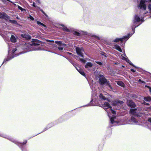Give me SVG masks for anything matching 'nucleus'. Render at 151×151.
<instances>
[{
    "label": "nucleus",
    "mask_w": 151,
    "mask_h": 151,
    "mask_svg": "<svg viewBox=\"0 0 151 151\" xmlns=\"http://www.w3.org/2000/svg\"><path fill=\"white\" fill-rule=\"evenodd\" d=\"M99 83L101 85H103L106 84V85L108 86L110 89H112V87L110 83V82L108 81L105 78H99Z\"/></svg>",
    "instance_id": "f257e3e1"
},
{
    "label": "nucleus",
    "mask_w": 151,
    "mask_h": 151,
    "mask_svg": "<svg viewBox=\"0 0 151 151\" xmlns=\"http://www.w3.org/2000/svg\"><path fill=\"white\" fill-rule=\"evenodd\" d=\"M146 2H147V1L146 0L141 1L139 4L137 6L138 8L143 11L145 10L146 8V5L145 3Z\"/></svg>",
    "instance_id": "f03ea898"
},
{
    "label": "nucleus",
    "mask_w": 151,
    "mask_h": 151,
    "mask_svg": "<svg viewBox=\"0 0 151 151\" xmlns=\"http://www.w3.org/2000/svg\"><path fill=\"white\" fill-rule=\"evenodd\" d=\"M126 104L127 105L130 107L134 108L136 106L135 103L131 100H127Z\"/></svg>",
    "instance_id": "7ed1b4c3"
},
{
    "label": "nucleus",
    "mask_w": 151,
    "mask_h": 151,
    "mask_svg": "<svg viewBox=\"0 0 151 151\" xmlns=\"http://www.w3.org/2000/svg\"><path fill=\"white\" fill-rule=\"evenodd\" d=\"M83 50V47H77L76 48V51L78 55L81 56L82 58H84L83 53H82V51Z\"/></svg>",
    "instance_id": "20e7f679"
},
{
    "label": "nucleus",
    "mask_w": 151,
    "mask_h": 151,
    "mask_svg": "<svg viewBox=\"0 0 151 151\" xmlns=\"http://www.w3.org/2000/svg\"><path fill=\"white\" fill-rule=\"evenodd\" d=\"M41 41L37 39H33L31 45L32 46H37L40 45Z\"/></svg>",
    "instance_id": "39448f33"
},
{
    "label": "nucleus",
    "mask_w": 151,
    "mask_h": 151,
    "mask_svg": "<svg viewBox=\"0 0 151 151\" xmlns=\"http://www.w3.org/2000/svg\"><path fill=\"white\" fill-rule=\"evenodd\" d=\"M21 36L25 39H26L27 40H30L31 38V37L30 35H29L28 33H24L22 34L21 35Z\"/></svg>",
    "instance_id": "423d86ee"
},
{
    "label": "nucleus",
    "mask_w": 151,
    "mask_h": 151,
    "mask_svg": "<svg viewBox=\"0 0 151 151\" xmlns=\"http://www.w3.org/2000/svg\"><path fill=\"white\" fill-rule=\"evenodd\" d=\"M32 6L34 7H37L40 10V11L44 15H45V16H47V15L44 12V11H43V10L41 9H40V7H39V6H37L36 5L35 3L34 2L33 4L32 5Z\"/></svg>",
    "instance_id": "0eeeda50"
},
{
    "label": "nucleus",
    "mask_w": 151,
    "mask_h": 151,
    "mask_svg": "<svg viewBox=\"0 0 151 151\" xmlns=\"http://www.w3.org/2000/svg\"><path fill=\"white\" fill-rule=\"evenodd\" d=\"M124 103V102L120 100L118 101H114L112 103V104L114 106H116L117 104H122Z\"/></svg>",
    "instance_id": "6e6552de"
},
{
    "label": "nucleus",
    "mask_w": 151,
    "mask_h": 151,
    "mask_svg": "<svg viewBox=\"0 0 151 151\" xmlns=\"http://www.w3.org/2000/svg\"><path fill=\"white\" fill-rule=\"evenodd\" d=\"M10 41L12 42L15 43L17 42V39L14 35H12L10 37Z\"/></svg>",
    "instance_id": "1a4fd4ad"
},
{
    "label": "nucleus",
    "mask_w": 151,
    "mask_h": 151,
    "mask_svg": "<svg viewBox=\"0 0 151 151\" xmlns=\"http://www.w3.org/2000/svg\"><path fill=\"white\" fill-rule=\"evenodd\" d=\"M134 20V23H135L136 22H139L140 20L142 21V19L140 20V18L138 16V15H136L135 16Z\"/></svg>",
    "instance_id": "9d476101"
},
{
    "label": "nucleus",
    "mask_w": 151,
    "mask_h": 151,
    "mask_svg": "<svg viewBox=\"0 0 151 151\" xmlns=\"http://www.w3.org/2000/svg\"><path fill=\"white\" fill-rule=\"evenodd\" d=\"M137 109H130L129 111L130 113L132 115L134 116L136 113Z\"/></svg>",
    "instance_id": "9b49d317"
},
{
    "label": "nucleus",
    "mask_w": 151,
    "mask_h": 151,
    "mask_svg": "<svg viewBox=\"0 0 151 151\" xmlns=\"http://www.w3.org/2000/svg\"><path fill=\"white\" fill-rule=\"evenodd\" d=\"M124 41V38H116L114 40V42H118L119 41H121V42H122Z\"/></svg>",
    "instance_id": "f8f14e48"
},
{
    "label": "nucleus",
    "mask_w": 151,
    "mask_h": 151,
    "mask_svg": "<svg viewBox=\"0 0 151 151\" xmlns=\"http://www.w3.org/2000/svg\"><path fill=\"white\" fill-rule=\"evenodd\" d=\"M93 64L92 63L89 62L87 63L85 65V68H91L93 66Z\"/></svg>",
    "instance_id": "ddd939ff"
},
{
    "label": "nucleus",
    "mask_w": 151,
    "mask_h": 151,
    "mask_svg": "<svg viewBox=\"0 0 151 151\" xmlns=\"http://www.w3.org/2000/svg\"><path fill=\"white\" fill-rule=\"evenodd\" d=\"M114 48L116 50H118L120 52H122V50L120 47L117 45H115L114 46Z\"/></svg>",
    "instance_id": "4468645a"
},
{
    "label": "nucleus",
    "mask_w": 151,
    "mask_h": 151,
    "mask_svg": "<svg viewBox=\"0 0 151 151\" xmlns=\"http://www.w3.org/2000/svg\"><path fill=\"white\" fill-rule=\"evenodd\" d=\"M78 68H79L78 72L82 76L85 77L86 76V74L83 70L80 68L79 67H78Z\"/></svg>",
    "instance_id": "2eb2a0df"
},
{
    "label": "nucleus",
    "mask_w": 151,
    "mask_h": 151,
    "mask_svg": "<svg viewBox=\"0 0 151 151\" xmlns=\"http://www.w3.org/2000/svg\"><path fill=\"white\" fill-rule=\"evenodd\" d=\"M117 84L118 85L122 87H124L125 86L124 83L121 81H117Z\"/></svg>",
    "instance_id": "dca6fc26"
},
{
    "label": "nucleus",
    "mask_w": 151,
    "mask_h": 151,
    "mask_svg": "<svg viewBox=\"0 0 151 151\" xmlns=\"http://www.w3.org/2000/svg\"><path fill=\"white\" fill-rule=\"evenodd\" d=\"M144 100L146 101H151V97L149 96L147 97H145L144 98Z\"/></svg>",
    "instance_id": "f3484780"
},
{
    "label": "nucleus",
    "mask_w": 151,
    "mask_h": 151,
    "mask_svg": "<svg viewBox=\"0 0 151 151\" xmlns=\"http://www.w3.org/2000/svg\"><path fill=\"white\" fill-rule=\"evenodd\" d=\"M61 26L63 27L62 29L64 31L67 32H70L69 29H68V28H67V27L64 26V25H62Z\"/></svg>",
    "instance_id": "a211bd4d"
},
{
    "label": "nucleus",
    "mask_w": 151,
    "mask_h": 151,
    "mask_svg": "<svg viewBox=\"0 0 151 151\" xmlns=\"http://www.w3.org/2000/svg\"><path fill=\"white\" fill-rule=\"evenodd\" d=\"M10 23L16 25H20L16 20H10Z\"/></svg>",
    "instance_id": "6ab92c4d"
},
{
    "label": "nucleus",
    "mask_w": 151,
    "mask_h": 151,
    "mask_svg": "<svg viewBox=\"0 0 151 151\" xmlns=\"http://www.w3.org/2000/svg\"><path fill=\"white\" fill-rule=\"evenodd\" d=\"M99 98L102 100H106V98L103 96L102 93H100L99 96Z\"/></svg>",
    "instance_id": "aec40b11"
},
{
    "label": "nucleus",
    "mask_w": 151,
    "mask_h": 151,
    "mask_svg": "<svg viewBox=\"0 0 151 151\" xmlns=\"http://www.w3.org/2000/svg\"><path fill=\"white\" fill-rule=\"evenodd\" d=\"M105 106L108 107V108H109L110 109H111L112 107L110 106L109 103L108 102H105L104 104Z\"/></svg>",
    "instance_id": "412c9836"
},
{
    "label": "nucleus",
    "mask_w": 151,
    "mask_h": 151,
    "mask_svg": "<svg viewBox=\"0 0 151 151\" xmlns=\"http://www.w3.org/2000/svg\"><path fill=\"white\" fill-rule=\"evenodd\" d=\"M37 23L38 24L40 25L41 26H43L45 27H46V25L45 24L41 23L40 21H37Z\"/></svg>",
    "instance_id": "4be33fe9"
},
{
    "label": "nucleus",
    "mask_w": 151,
    "mask_h": 151,
    "mask_svg": "<svg viewBox=\"0 0 151 151\" xmlns=\"http://www.w3.org/2000/svg\"><path fill=\"white\" fill-rule=\"evenodd\" d=\"M134 116L137 117H140L142 116V114L140 113H136Z\"/></svg>",
    "instance_id": "5701e85b"
},
{
    "label": "nucleus",
    "mask_w": 151,
    "mask_h": 151,
    "mask_svg": "<svg viewBox=\"0 0 151 151\" xmlns=\"http://www.w3.org/2000/svg\"><path fill=\"white\" fill-rule=\"evenodd\" d=\"M55 43L59 45H61L62 44V42L61 41H56L55 42Z\"/></svg>",
    "instance_id": "b1692460"
},
{
    "label": "nucleus",
    "mask_w": 151,
    "mask_h": 151,
    "mask_svg": "<svg viewBox=\"0 0 151 151\" xmlns=\"http://www.w3.org/2000/svg\"><path fill=\"white\" fill-rule=\"evenodd\" d=\"M74 34L75 35L78 36H81V34L79 32L77 31H75L74 32Z\"/></svg>",
    "instance_id": "393cba45"
},
{
    "label": "nucleus",
    "mask_w": 151,
    "mask_h": 151,
    "mask_svg": "<svg viewBox=\"0 0 151 151\" xmlns=\"http://www.w3.org/2000/svg\"><path fill=\"white\" fill-rule=\"evenodd\" d=\"M115 119V117H111L110 118V121L111 124H113L115 123L114 119Z\"/></svg>",
    "instance_id": "a878e982"
},
{
    "label": "nucleus",
    "mask_w": 151,
    "mask_h": 151,
    "mask_svg": "<svg viewBox=\"0 0 151 151\" xmlns=\"http://www.w3.org/2000/svg\"><path fill=\"white\" fill-rule=\"evenodd\" d=\"M18 8L19 9L21 10V12L25 11H26V10L25 9L22 8V7L19 5L18 6Z\"/></svg>",
    "instance_id": "bb28decb"
},
{
    "label": "nucleus",
    "mask_w": 151,
    "mask_h": 151,
    "mask_svg": "<svg viewBox=\"0 0 151 151\" xmlns=\"http://www.w3.org/2000/svg\"><path fill=\"white\" fill-rule=\"evenodd\" d=\"M5 14H0V18H5Z\"/></svg>",
    "instance_id": "cd10ccee"
},
{
    "label": "nucleus",
    "mask_w": 151,
    "mask_h": 151,
    "mask_svg": "<svg viewBox=\"0 0 151 151\" xmlns=\"http://www.w3.org/2000/svg\"><path fill=\"white\" fill-rule=\"evenodd\" d=\"M27 140H24L23 142L21 143H20V145L21 146H23V145L26 144V143H27Z\"/></svg>",
    "instance_id": "c85d7f7f"
},
{
    "label": "nucleus",
    "mask_w": 151,
    "mask_h": 151,
    "mask_svg": "<svg viewBox=\"0 0 151 151\" xmlns=\"http://www.w3.org/2000/svg\"><path fill=\"white\" fill-rule=\"evenodd\" d=\"M131 120L132 121H133L134 122H136L137 121L136 120L135 118L133 116H132L131 117Z\"/></svg>",
    "instance_id": "c756f323"
},
{
    "label": "nucleus",
    "mask_w": 151,
    "mask_h": 151,
    "mask_svg": "<svg viewBox=\"0 0 151 151\" xmlns=\"http://www.w3.org/2000/svg\"><path fill=\"white\" fill-rule=\"evenodd\" d=\"M148 7L150 12L151 13V2L149 4Z\"/></svg>",
    "instance_id": "7c9ffc66"
},
{
    "label": "nucleus",
    "mask_w": 151,
    "mask_h": 151,
    "mask_svg": "<svg viewBox=\"0 0 151 151\" xmlns=\"http://www.w3.org/2000/svg\"><path fill=\"white\" fill-rule=\"evenodd\" d=\"M79 59L80 61H81L83 63H84L86 62V60L80 58Z\"/></svg>",
    "instance_id": "2f4dec72"
},
{
    "label": "nucleus",
    "mask_w": 151,
    "mask_h": 151,
    "mask_svg": "<svg viewBox=\"0 0 151 151\" xmlns=\"http://www.w3.org/2000/svg\"><path fill=\"white\" fill-rule=\"evenodd\" d=\"M110 109L111 110V112L112 114H116V111H115L114 110H113L112 109V108H111V109Z\"/></svg>",
    "instance_id": "473e14b6"
},
{
    "label": "nucleus",
    "mask_w": 151,
    "mask_h": 151,
    "mask_svg": "<svg viewBox=\"0 0 151 151\" xmlns=\"http://www.w3.org/2000/svg\"><path fill=\"white\" fill-rule=\"evenodd\" d=\"M28 18L30 19L31 20L34 21V18L31 15H30L28 17Z\"/></svg>",
    "instance_id": "72a5a7b5"
},
{
    "label": "nucleus",
    "mask_w": 151,
    "mask_h": 151,
    "mask_svg": "<svg viewBox=\"0 0 151 151\" xmlns=\"http://www.w3.org/2000/svg\"><path fill=\"white\" fill-rule=\"evenodd\" d=\"M17 51V49L16 48H15L14 49L12 50V55H14V52Z\"/></svg>",
    "instance_id": "f704fd0d"
},
{
    "label": "nucleus",
    "mask_w": 151,
    "mask_h": 151,
    "mask_svg": "<svg viewBox=\"0 0 151 151\" xmlns=\"http://www.w3.org/2000/svg\"><path fill=\"white\" fill-rule=\"evenodd\" d=\"M95 62L100 65H101L103 64L101 62L96 61Z\"/></svg>",
    "instance_id": "c9c22d12"
},
{
    "label": "nucleus",
    "mask_w": 151,
    "mask_h": 151,
    "mask_svg": "<svg viewBox=\"0 0 151 151\" xmlns=\"http://www.w3.org/2000/svg\"><path fill=\"white\" fill-rule=\"evenodd\" d=\"M145 87H147L148 89H149V91H150V93H151V87H150L148 86H147V85H145Z\"/></svg>",
    "instance_id": "e433bc0d"
},
{
    "label": "nucleus",
    "mask_w": 151,
    "mask_h": 151,
    "mask_svg": "<svg viewBox=\"0 0 151 151\" xmlns=\"http://www.w3.org/2000/svg\"><path fill=\"white\" fill-rule=\"evenodd\" d=\"M128 63L130 65L133 66V67H136L134 64H133V63L130 62V61Z\"/></svg>",
    "instance_id": "4c0bfd02"
},
{
    "label": "nucleus",
    "mask_w": 151,
    "mask_h": 151,
    "mask_svg": "<svg viewBox=\"0 0 151 151\" xmlns=\"http://www.w3.org/2000/svg\"><path fill=\"white\" fill-rule=\"evenodd\" d=\"M128 63L130 65L133 66V67H136L134 64H133V63L130 62V61Z\"/></svg>",
    "instance_id": "58836bf2"
},
{
    "label": "nucleus",
    "mask_w": 151,
    "mask_h": 151,
    "mask_svg": "<svg viewBox=\"0 0 151 151\" xmlns=\"http://www.w3.org/2000/svg\"><path fill=\"white\" fill-rule=\"evenodd\" d=\"M73 65L76 68V70L78 71V72L79 71V68H78V67H78V68L77 67V65H76V64H73Z\"/></svg>",
    "instance_id": "ea45409f"
},
{
    "label": "nucleus",
    "mask_w": 151,
    "mask_h": 151,
    "mask_svg": "<svg viewBox=\"0 0 151 151\" xmlns=\"http://www.w3.org/2000/svg\"><path fill=\"white\" fill-rule=\"evenodd\" d=\"M99 77L100 78H105L103 75L101 74H100L99 75Z\"/></svg>",
    "instance_id": "a19ab883"
},
{
    "label": "nucleus",
    "mask_w": 151,
    "mask_h": 151,
    "mask_svg": "<svg viewBox=\"0 0 151 151\" xmlns=\"http://www.w3.org/2000/svg\"><path fill=\"white\" fill-rule=\"evenodd\" d=\"M58 49L60 50H63V47H58Z\"/></svg>",
    "instance_id": "79ce46f5"
},
{
    "label": "nucleus",
    "mask_w": 151,
    "mask_h": 151,
    "mask_svg": "<svg viewBox=\"0 0 151 151\" xmlns=\"http://www.w3.org/2000/svg\"><path fill=\"white\" fill-rule=\"evenodd\" d=\"M138 82H141L142 83H145V81H144L142 80H141V79H139L138 80Z\"/></svg>",
    "instance_id": "37998d69"
},
{
    "label": "nucleus",
    "mask_w": 151,
    "mask_h": 151,
    "mask_svg": "<svg viewBox=\"0 0 151 151\" xmlns=\"http://www.w3.org/2000/svg\"><path fill=\"white\" fill-rule=\"evenodd\" d=\"M132 97L134 98H137V96L135 94H132Z\"/></svg>",
    "instance_id": "c03bdc74"
},
{
    "label": "nucleus",
    "mask_w": 151,
    "mask_h": 151,
    "mask_svg": "<svg viewBox=\"0 0 151 151\" xmlns=\"http://www.w3.org/2000/svg\"><path fill=\"white\" fill-rule=\"evenodd\" d=\"M137 27V26H136L135 27H134V26H132V31H133V32H134L135 31V27Z\"/></svg>",
    "instance_id": "a18cd8bd"
},
{
    "label": "nucleus",
    "mask_w": 151,
    "mask_h": 151,
    "mask_svg": "<svg viewBox=\"0 0 151 151\" xmlns=\"http://www.w3.org/2000/svg\"><path fill=\"white\" fill-rule=\"evenodd\" d=\"M123 38H124V39H128V36H124L123 37Z\"/></svg>",
    "instance_id": "49530a36"
},
{
    "label": "nucleus",
    "mask_w": 151,
    "mask_h": 151,
    "mask_svg": "<svg viewBox=\"0 0 151 151\" xmlns=\"http://www.w3.org/2000/svg\"><path fill=\"white\" fill-rule=\"evenodd\" d=\"M127 58H125L124 57H123L122 58V59L123 60H127Z\"/></svg>",
    "instance_id": "de8ad7c7"
},
{
    "label": "nucleus",
    "mask_w": 151,
    "mask_h": 151,
    "mask_svg": "<svg viewBox=\"0 0 151 151\" xmlns=\"http://www.w3.org/2000/svg\"><path fill=\"white\" fill-rule=\"evenodd\" d=\"M148 122H150V123H151V118H150L148 119Z\"/></svg>",
    "instance_id": "09e8293b"
},
{
    "label": "nucleus",
    "mask_w": 151,
    "mask_h": 151,
    "mask_svg": "<svg viewBox=\"0 0 151 151\" xmlns=\"http://www.w3.org/2000/svg\"><path fill=\"white\" fill-rule=\"evenodd\" d=\"M130 70L132 71V72H135L136 71L135 70H134V69L132 68L130 69Z\"/></svg>",
    "instance_id": "8fccbe9b"
},
{
    "label": "nucleus",
    "mask_w": 151,
    "mask_h": 151,
    "mask_svg": "<svg viewBox=\"0 0 151 151\" xmlns=\"http://www.w3.org/2000/svg\"><path fill=\"white\" fill-rule=\"evenodd\" d=\"M126 61L128 63H129L130 61V60L128 58L127 59V60Z\"/></svg>",
    "instance_id": "3c124183"
},
{
    "label": "nucleus",
    "mask_w": 151,
    "mask_h": 151,
    "mask_svg": "<svg viewBox=\"0 0 151 151\" xmlns=\"http://www.w3.org/2000/svg\"><path fill=\"white\" fill-rule=\"evenodd\" d=\"M106 54L104 52H103L102 54H101L103 55H104L105 57H106V56L104 54Z\"/></svg>",
    "instance_id": "603ef678"
},
{
    "label": "nucleus",
    "mask_w": 151,
    "mask_h": 151,
    "mask_svg": "<svg viewBox=\"0 0 151 151\" xmlns=\"http://www.w3.org/2000/svg\"><path fill=\"white\" fill-rule=\"evenodd\" d=\"M14 57V56H10V60L12 59V58H13Z\"/></svg>",
    "instance_id": "864d4df0"
},
{
    "label": "nucleus",
    "mask_w": 151,
    "mask_h": 151,
    "mask_svg": "<svg viewBox=\"0 0 151 151\" xmlns=\"http://www.w3.org/2000/svg\"><path fill=\"white\" fill-rule=\"evenodd\" d=\"M145 105H146L147 106H149L150 105V104H149V103H146V104H145Z\"/></svg>",
    "instance_id": "5fc2aeb1"
},
{
    "label": "nucleus",
    "mask_w": 151,
    "mask_h": 151,
    "mask_svg": "<svg viewBox=\"0 0 151 151\" xmlns=\"http://www.w3.org/2000/svg\"><path fill=\"white\" fill-rule=\"evenodd\" d=\"M37 1L39 3H40V0H37Z\"/></svg>",
    "instance_id": "6e6d98bb"
},
{
    "label": "nucleus",
    "mask_w": 151,
    "mask_h": 151,
    "mask_svg": "<svg viewBox=\"0 0 151 151\" xmlns=\"http://www.w3.org/2000/svg\"><path fill=\"white\" fill-rule=\"evenodd\" d=\"M146 102L145 101H144V102L143 103V104H144L145 105V104H146Z\"/></svg>",
    "instance_id": "4d7b16f0"
},
{
    "label": "nucleus",
    "mask_w": 151,
    "mask_h": 151,
    "mask_svg": "<svg viewBox=\"0 0 151 151\" xmlns=\"http://www.w3.org/2000/svg\"><path fill=\"white\" fill-rule=\"evenodd\" d=\"M16 18L18 19H19V17H16Z\"/></svg>",
    "instance_id": "13d9d810"
},
{
    "label": "nucleus",
    "mask_w": 151,
    "mask_h": 151,
    "mask_svg": "<svg viewBox=\"0 0 151 151\" xmlns=\"http://www.w3.org/2000/svg\"><path fill=\"white\" fill-rule=\"evenodd\" d=\"M68 53L70 55L72 54L71 53L68 52Z\"/></svg>",
    "instance_id": "bf43d9fd"
},
{
    "label": "nucleus",
    "mask_w": 151,
    "mask_h": 151,
    "mask_svg": "<svg viewBox=\"0 0 151 151\" xmlns=\"http://www.w3.org/2000/svg\"><path fill=\"white\" fill-rule=\"evenodd\" d=\"M47 129L46 128H45V130H44V131L45 130H46Z\"/></svg>",
    "instance_id": "052dcab7"
},
{
    "label": "nucleus",
    "mask_w": 151,
    "mask_h": 151,
    "mask_svg": "<svg viewBox=\"0 0 151 151\" xmlns=\"http://www.w3.org/2000/svg\"><path fill=\"white\" fill-rule=\"evenodd\" d=\"M149 1L150 2V3L151 2V1H150V0H149Z\"/></svg>",
    "instance_id": "680f3d73"
},
{
    "label": "nucleus",
    "mask_w": 151,
    "mask_h": 151,
    "mask_svg": "<svg viewBox=\"0 0 151 151\" xmlns=\"http://www.w3.org/2000/svg\"><path fill=\"white\" fill-rule=\"evenodd\" d=\"M51 42H54V41L53 40H52L51 41Z\"/></svg>",
    "instance_id": "e2e57ef3"
},
{
    "label": "nucleus",
    "mask_w": 151,
    "mask_h": 151,
    "mask_svg": "<svg viewBox=\"0 0 151 151\" xmlns=\"http://www.w3.org/2000/svg\"><path fill=\"white\" fill-rule=\"evenodd\" d=\"M122 67H124V66H123V65H122Z\"/></svg>",
    "instance_id": "0e129e2a"
},
{
    "label": "nucleus",
    "mask_w": 151,
    "mask_h": 151,
    "mask_svg": "<svg viewBox=\"0 0 151 151\" xmlns=\"http://www.w3.org/2000/svg\"><path fill=\"white\" fill-rule=\"evenodd\" d=\"M10 3H12V2L11 1H10Z\"/></svg>",
    "instance_id": "69168bd1"
},
{
    "label": "nucleus",
    "mask_w": 151,
    "mask_h": 151,
    "mask_svg": "<svg viewBox=\"0 0 151 151\" xmlns=\"http://www.w3.org/2000/svg\"><path fill=\"white\" fill-rule=\"evenodd\" d=\"M18 55H15L17 56Z\"/></svg>",
    "instance_id": "338daca9"
},
{
    "label": "nucleus",
    "mask_w": 151,
    "mask_h": 151,
    "mask_svg": "<svg viewBox=\"0 0 151 151\" xmlns=\"http://www.w3.org/2000/svg\"><path fill=\"white\" fill-rule=\"evenodd\" d=\"M150 1H151V0H150Z\"/></svg>",
    "instance_id": "774afa93"
}]
</instances>
